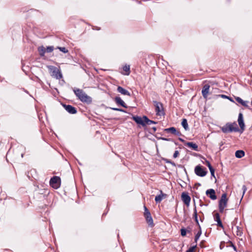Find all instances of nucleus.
Returning <instances> with one entry per match:
<instances>
[{
	"mask_svg": "<svg viewBox=\"0 0 252 252\" xmlns=\"http://www.w3.org/2000/svg\"><path fill=\"white\" fill-rule=\"evenodd\" d=\"M123 70L126 72L125 75H128L130 74L129 65H126L123 67Z\"/></svg>",
	"mask_w": 252,
	"mask_h": 252,
	"instance_id": "27",
	"label": "nucleus"
},
{
	"mask_svg": "<svg viewBox=\"0 0 252 252\" xmlns=\"http://www.w3.org/2000/svg\"><path fill=\"white\" fill-rule=\"evenodd\" d=\"M210 89V85L208 84H205L202 90V94L204 98H206L209 94Z\"/></svg>",
	"mask_w": 252,
	"mask_h": 252,
	"instance_id": "15",
	"label": "nucleus"
},
{
	"mask_svg": "<svg viewBox=\"0 0 252 252\" xmlns=\"http://www.w3.org/2000/svg\"><path fill=\"white\" fill-rule=\"evenodd\" d=\"M181 197H182V199L183 201L184 202V203L187 206H189L190 201V197L188 195V194L187 193H185V192H183L182 194Z\"/></svg>",
	"mask_w": 252,
	"mask_h": 252,
	"instance_id": "11",
	"label": "nucleus"
},
{
	"mask_svg": "<svg viewBox=\"0 0 252 252\" xmlns=\"http://www.w3.org/2000/svg\"><path fill=\"white\" fill-rule=\"evenodd\" d=\"M61 178L58 176H54L50 179V185L55 189L59 188L61 186Z\"/></svg>",
	"mask_w": 252,
	"mask_h": 252,
	"instance_id": "6",
	"label": "nucleus"
},
{
	"mask_svg": "<svg viewBox=\"0 0 252 252\" xmlns=\"http://www.w3.org/2000/svg\"><path fill=\"white\" fill-rule=\"evenodd\" d=\"M73 91L76 96L82 102H91L92 101L91 97L88 96L82 90L74 88Z\"/></svg>",
	"mask_w": 252,
	"mask_h": 252,
	"instance_id": "1",
	"label": "nucleus"
},
{
	"mask_svg": "<svg viewBox=\"0 0 252 252\" xmlns=\"http://www.w3.org/2000/svg\"><path fill=\"white\" fill-rule=\"evenodd\" d=\"M132 118L137 124L141 125L143 126H145V120L143 119V117L141 118L137 116H134Z\"/></svg>",
	"mask_w": 252,
	"mask_h": 252,
	"instance_id": "14",
	"label": "nucleus"
},
{
	"mask_svg": "<svg viewBox=\"0 0 252 252\" xmlns=\"http://www.w3.org/2000/svg\"><path fill=\"white\" fill-rule=\"evenodd\" d=\"M221 130L223 133H226L232 131H238L239 128L237 126V124L235 122L233 123H227L221 127Z\"/></svg>",
	"mask_w": 252,
	"mask_h": 252,
	"instance_id": "2",
	"label": "nucleus"
},
{
	"mask_svg": "<svg viewBox=\"0 0 252 252\" xmlns=\"http://www.w3.org/2000/svg\"><path fill=\"white\" fill-rule=\"evenodd\" d=\"M232 247H233L234 250L236 251H237L236 247L233 244H232Z\"/></svg>",
	"mask_w": 252,
	"mask_h": 252,
	"instance_id": "43",
	"label": "nucleus"
},
{
	"mask_svg": "<svg viewBox=\"0 0 252 252\" xmlns=\"http://www.w3.org/2000/svg\"><path fill=\"white\" fill-rule=\"evenodd\" d=\"M180 140L181 141H184V140L181 138H180Z\"/></svg>",
	"mask_w": 252,
	"mask_h": 252,
	"instance_id": "45",
	"label": "nucleus"
},
{
	"mask_svg": "<svg viewBox=\"0 0 252 252\" xmlns=\"http://www.w3.org/2000/svg\"><path fill=\"white\" fill-rule=\"evenodd\" d=\"M228 199L226 193H223L221 196V198L219 201V211L220 213H222L224 208L227 206Z\"/></svg>",
	"mask_w": 252,
	"mask_h": 252,
	"instance_id": "4",
	"label": "nucleus"
},
{
	"mask_svg": "<svg viewBox=\"0 0 252 252\" xmlns=\"http://www.w3.org/2000/svg\"><path fill=\"white\" fill-rule=\"evenodd\" d=\"M166 162L167 163H170L172 164V165H175V164L174 162H172L171 161L168 160Z\"/></svg>",
	"mask_w": 252,
	"mask_h": 252,
	"instance_id": "42",
	"label": "nucleus"
},
{
	"mask_svg": "<svg viewBox=\"0 0 252 252\" xmlns=\"http://www.w3.org/2000/svg\"><path fill=\"white\" fill-rule=\"evenodd\" d=\"M204 163L208 167L209 169L210 168H210L212 167L210 162L208 160H206V159H205V163Z\"/></svg>",
	"mask_w": 252,
	"mask_h": 252,
	"instance_id": "35",
	"label": "nucleus"
},
{
	"mask_svg": "<svg viewBox=\"0 0 252 252\" xmlns=\"http://www.w3.org/2000/svg\"><path fill=\"white\" fill-rule=\"evenodd\" d=\"M117 91L122 94L126 95H128V96L130 95V94L128 91L125 89L124 88H123V87H122L121 86L118 87Z\"/></svg>",
	"mask_w": 252,
	"mask_h": 252,
	"instance_id": "17",
	"label": "nucleus"
},
{
	"mask_svg": "<svg viewBox=\"0 0 252 252\" xmlns=\"http://www.w3.org/2000/svg\"><path fill=\"white\" fill-rule=\"evenodd\" d=\"M63 106L65 110L70 114H74L77 113L76 109L70 105L63 104Z\"/></svg>",
	"mask_w": 252,
	"mask_h": 252,
	"instance_id": "10",
	"label": "nucleus"
},
{
	"mask_svg": "<svg viewBox=\"0 0 252 252\" xmlns=\"http://www.w3.org/2000/svg\"><path fill=\"white\" fill-rule=\"evenodd\" d=\"M242 189L243 190V195L244 194V193H245V192L247 190V187L245 185H243V187H242Z\"/></svg>",
	"mask_w": 252,
	"mask_h": 252,
	"instance_id": "38",
	"label": "nucleus"
},
{
	"mask_svg": "<svg viewBox=\"0 0 252 252\" xmlns=\"http://www.w3.org/2000/svg\"><path fill=\"white\" fill-rule=\"evenodd\" d=\"M238 122L240 127L241 129L243 131L245 128V124L243 120V114L240 113L238 116Z\"/></svg>",
	"mask_w": 252,
	"mask_h": 252,
	"instance_id": "13",
	"label": "nucleus"
},
{
	"mask_svg": "<svg viewBox=\"0 0 252 252\" xmlns=\"http://www.w3.org/2000/svg\"><path fill=\"white\" fill-rule=\"evenodd\" d=\"M200 220H201V221H203V219H202V218H200Z\"/></svg>",
	"mask_w": 252,
	"mask_h": 252,
	"instance_id": "44",
	"label": "nucleus"
},
{
	"mask_svg": "<svg viewBox=\"0 0 252 252\" xmlns=\"http://www.w3.org/2000/svg\"><path fill=\"white\" fill-rule=\"evenodd\" d=\"M152 130H153V132H156V131L157 130V128H156V127H155V126H154V127H153L152 128Z\"/></svg>",
	"mask_w": 252,
	"mask_h": 252,
	"instance_id": "41",
	"label": "nucleus"
},
{
	"mask_svg": "<svg viewBox=\"0 0 252 252\" xmlns=\"http://www.w3.org/2000/svg\"><path fill=\"white\" fill-rule=\"evenodd\" d=\"M58 49L62 52L66 53L68 52V50L65 47H58Z\"/></svg>",
	"mask_w": 252,
	"mask_h": 252,
	"instance_id": "33",
	"label": "nucleus"
},
{
	"mask_svg": "<svg viewBox=\"0 0 252 252\" xmlns=\"http://www.w3.org/2000/svg\"><path fill=\"white\" fill-rule=\"evenodd\" d=\"M251 104H252V102H251Z\"/></svg>",
	"mask_w": 252,
	"mask_h": 252,
	"instance_id": "46",
	"label": "nucleus"
},
{
	"mask_svg": "<svg viewBox=\"0 0 252 252\" xmlns=\"http://www.w3.org/2000/svg\"><path fill=\"white\" fill-rule=\"evenodd\" d=\"M222 98H228L229 99H230L229 97V96H227L224 94H221L220 95Z\"/></svg>",
	"mask_w": 252,
	"mask_h": 252,
	"instance_id": "39",
	"label": "nucleus"
},
{
	"mask_svg": "<svg viewBox=\"0 0 252 252\" xmlns=\"http://www.w3.org/2000/svg\"><path fill=\"white\" fill-rule=\"evenodd\" d=\"M54 50V47L51 46H48L47 47V48L46 49V52H48V53H51Z\"/></svg>",
	"mask_w": 252,
	"mask_h": 252,
	"instance_id": "30",
	"label": "nucleus"
},
{
	"mask_svg": "<svg viewBox=\"0 0 252 252\" xmlns=\"http://www.w3.org/2000/svg\"><path fill=\"white\" fill-rule=\"evenodd\" d=\"M196 248V245L192 246L189 248L188 250L186 252H193L194 249Z\"/></svg>",
	"mask_w": 252,
	"mask_h": 252,
	"instance_id": "32",
	"label": "nucleus"
},
{
	"mask_svg": "<svg viewBox=\"0 0 252 252\" xmlns=\"http://www.w3.org/2000/svg\"><path fill=\"white\" fill-rule=\"evenodd\" d=\"M144 217H145L147 222L151 227L154 225L153 220L152 218L151 213L146 206H144Z\"/></svg>",
	"mask_w": 252,
	"mask_h": 252,
	"instance_id": "8",
	"label": "nucleus"
},
{
	"mask_svg": "<svg viewBox=\"0 0 252 252\" xmlns=\"http://www.w3.org/2000/svg\"><path fill=\"white\" fill-rule=\"evenodd\" d=\"M143 119L145 120V125H149L153 124H156L157 123V122H156L149 120L148 118V117L145 116H143Z\"/></svg>",
	"mask_w": 252,
	"mask_h": 252,
	"instance_id": "23",
	"label": "nucleus"
},
{
	"mask_svg": "<svg viewBox=\"0 0 252 252\" xmlns=\"http://www.w3.org/2000/svg\"><path fill=\"white\" fill-rule=\"evenodd\" d=\"M182 126L186 130H189V126L187 120L186 119H183L182 122Z\"/></svg>",
	"mask_w": 252,
	"mask_h": 252,
	"instance_id": "26",
	"label": "nucleus"
},
{
	"mask_svg": "<svg viewBox=\"0 0 252 252\" xmlns=\"http://www.w3.org/2000/svg\"><path fill=\"white\" fill-rule=\"evenodd\" d=\"M193 218L194 219V220L196 223V224L198 226L199 228L200 229V225L199 223V221L198 220L197 218V213L196 207L195 206L194 208L193 209Z\"/></svg>",
	"mask_w": 252,
	"mask_h": 252,
	"instance_id": "21",
	"label": "nucleus"
},
{
	"mask_svg": "<svg viewBox=\"0 0 252 252\" xmlns=\"http://www.w3.org/2000/svg\"><path fill=\"white\" fill-rule=\"evenodd\" d=\"M111 109L113 110H115V111H121V112H125V111L122 109H120V108H111Z\"/></svg>",
	"mask_w": 252,
	"mask_h": 252,
	"instance_id": "36",
	"label": "nucleus"
},
{
	"mask_svg": "<svg viewBox=\"0 0 252 252\" xmlns=\"http://www.w3.org/2000/svg\"><path fill=\"white\" fill-rule=\"evenodd\" d=\"M245 155V152L242 150H238L235 152V156L237 158H241Z\"/></svg>",
	"mask_w": 252,
	"mask_h": 252,
	"instance_id": "24",
	"label": "nucleus"
},
{
	"mask_svg": "<svg viewBox=\"0 0 252 252\" xmlns=\"http://www.w3.org/2000/svg\"><path fill=\"white\" fill-rule=\"evenodd\" d=\"M161 139L163 140H164V141H170V139H169V138H164V137H161L160 138Z\"/></svg>",
	"mask_w": 252,
	"mask_h": 252,
	"instance_id": "40",
	"label": "nucleus"
},
{
	"mask_svg": "<svg viewBox=\"0 0 252 252\" xmlns=\"http://www.w3.org/2000/svg\"><path fill=\"white\" fill-rule=\"evenodd\" d=\"M153 103L155 107V111L156 115L158 116H161L164 115V108L162 104L157 101H153Z\"/></svg>",
	"mask_w": 252,
	"mask_h": 252,
	"instance_id": "5",
	"label": "nucleus"
},
{
	"mask_svg": "<svg viewBox=\"0 0 252 252\" xmlns=\"http://www.w3.org/2000/svg\"><path fill=\"white\" fill-rule=\"evenodd\" d=\"M179 155V153L178 151H175L173 154V158H176Z\"/></svg>",
	"mask_w": 252,
	"mask_h": 252,
	"instance_id": "37",
	"label": "nucleus"
},
{
	"mask_svg": "<svg viewBox=\"0 0 252 252\" xmlns=\"http://www.w3.org/2000/svg\"><path fill=\"white\" fill-rule=\"evenodd\" d=\"M164 131L166 133H171L175 135L180 136L181 135V132L179 131L176 130L174 127H171L170 128H165L164 129Z\"/></svg>",
	"mask_w": 252,
	"mask_h": 252,
	"instance_id": "9",
	"label": "nucleus"
},
{
	"mask_svg": "<svg viewBox=\"0 0 252 252\" xmlns=\"http://www.w3.org/2000/svg\"><path fill=\"white\" fill-rule=\"evenodd\" d=\"M236 100L239 103L241 104L243 106L245 107H248L247 104L248 103V101H244L242 98L239 97H237L236 98Z\"/></svg>",
	"mask_w": 252,
	"mask_h": 252,
	"instance_id": "22",
	"label": "nucleus"
},
{
	"mask_svg": "<svg viewBox=\"0 0 252 252\" xmlns=\"http://www.w3.org/2000/svg\"><path fill=\"white\" fill-rule=\"evenodd\" d=\"M115 102L118 104L121 105L122 106L126 108L127 106H126L125 103L124 101L120 97L116 96L115 98Z\"/></svg>",
	"mask_w": 252,
	"mask_h": 252,
	"instance_id": "20",
	"label": "nucleus"
},
{
	"mask_svg": "<svg viewBox=\"0 0 252 252\" xmlns=\"http://www.w3.org/2000/svg\"><path fill=\"white\" fill-rule=\"evenodd\" d=\"M206 195L209 196L212 200H216L217 196L216 195L215 191L214 189H209L206 191Z\"/></svg>",
	"mask_w": 252,
	"mask_h": 252,
	"instance_id": "12",
	"label": "nucleus"
},
{
	"mask_svg": "<svg viewBox=\"0 0 252 252\" xmlns=\"http://www.w3.org/2000/svg\"><path fill=\"white\" fill-rule=\"evenodd\" d=\"M202 234V232H201V228L199 229V230L198 231V232L197 233V234L195 235V238H194V242L195 243H197V241L198 240L200 236H201Z\"/></svg>",
	"mask_w": 252,
	"mask_h": 252,
	"instance_id": "29",
	"label": "nucleus"
},
{
	"mask_svg": "<svg viewBox=\"0 0 252 252\" xmlns=\"http://www.w3.org/2000/svg\"><path fill=\"white\" fill-rule=\"evenodd\" d=\"M51 76L56 79H61L63 78V75L61 70L57 67L49 65L47 66Z\"/></svg>",
	"mask_w": 252,
	"mask_h": 252,
	"instance_id": "3",
	"label": "nucleus"
},
{
	"mask_svg": "<svg viewBox=\"0 0 252 252\" xmlns=\"http://www.w3.org/2000/svg\"><path fill=\"white\" fill-rule=\"evenodd\" d=\"M38 51L41 57H43L46 52V49L43 46L38 47Z\"/></svg>",
	"mask_w": 252,
	"mask_h": 252,
	"instance_id": "25",
	"label": "nucleus"
},
{
	"mask_svg": "<svg viewBox=\"0 0 252 252\" xmlns=\"http://www.w3.org/2000/svg\"><path fill=\"white\" fill-rule=\"evenodd\" d=\"M160 194L159 195H157L155 197V201L157 203H160L163 198H164L167 196V195L165 193H163L161 190H160Z\"/></svg>",
	"mask_w": 252,
	"mask_h": 252,
	"instance_id": "16",
	"label": "nucleus"
},
{
	"mask_svg": "<svg viewBox=\"0 0 252 252\" xmlns=\"http://www.w3.org/2000/svg\"><path fill=\"white\" fill-rule=\"evenodd\" d=\"M210 171L211 172V176L215 178V169L212 167L209 168Z\"/></svg>",
	"mask_w": 252,
	"mask_h": 252,
	"instance_id": "34",
	"label": "nucleus"
},
{
	"mask_svg": "<svg viewBox=\"0 0 252 252\" xmlns=\"http://www.w3.org/2000/svg\"><path fill=\"white\" fill-rule=\"evenodd\" d=\"M214 219H215V221H216L217 222V225L219 226H220L221 228L223 227V224L220 220V215L219 213H217L215 214V215L214 216Z\"/></svg>",
	"mask_w": 252,
	"mask_h": 252,
	"instance_id": "19",
	"label": "nucleus"
},
{
	"mask_svg": "<svg viewBox=\"0 0 252 252\" xmlns=\"http://www.w3.org/2000/svg\"><path fill=\"white\" fill-rule=\"evenodd\" d=\"M194 172L198 176L204 177L206 175L208 172L205 168H203L201 165H198L195 166Z\"/></svg>",
	"mask_w": 252,
	"mask_h": 252,
	"instance_id": "7",
	"label": "nucleus"
},
{
	"mask_svg": "<svg viewBox=\"0 0 252 252\" xmlns=\"http://www.w3.org/2000/svg\"><path fill=\"white\" fill-rule=\"evenodd\" d=\"M186 234H187V230L185 228H183L181 229V235L182 236H185L186 235Z\"/></svg>",
	"mask_w": 252,
	"mask_h": 252,
	"instance_id": "31",
	"label": "nucleus"
},
{
	"mask_svg": "<svg viewBox=\"0 0 252 252\" xmlns=\"http://www.w3.org/2000/svg\"><path fill=\"white\" fill-rule=\"evenodd\" d=\"M236 235L237 236H241L243 234L242 228L240 227H239L238 226H236Z\"/></svg>",
	"mask_w": 252,
	"mask_h": 252,
	"instance_id": "28",
	"label": "nucleus"
},
{
	"mask_svg": "<svg viewBox=\"0 0 252 252\" xmlns=\"http://www.w3.org/2000/svg\"><path fill=\"white\" fill-rule=\"evenodd\" d=\"M185 145L187 146L189 148H192L194 151H198V146L195 143H193V142H186L185 144Z\"/></svg>",
	"mask_w": 252,
	"mask_h": 252,
	"instance_id": "18",
	"label": "nucleus"
}]
</instances>
